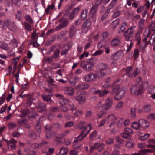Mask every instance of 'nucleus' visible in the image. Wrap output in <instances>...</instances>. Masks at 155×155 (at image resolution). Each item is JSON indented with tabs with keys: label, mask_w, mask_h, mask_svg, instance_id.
Returning <instances> with one entry per match:
<instances>
[{
	"label": "nucleus",
	"mask_w": 155,
	"mask_h": 155,
	"mask_svg": "<svg viewBox=\"0 0 155 155\" xmlns=\"http://www.w3.org/2000/svg\"><path fill=\"white\" fill-rule=\"evenodd\" d=\"M87 9H85L83 10L82 11L80 15V19L81 20H83L85 19L87 17Z\"/></svg>",
	"instance_id": "7c9ffc66"
},
{
	"label": "nucleus",
	"mask_w": 155,
	"mask_h": 155,
	"mask_svg": "<svg viewBox=\"0 0 155 155\" xmlns=\"http://www.w3.org/2000/svg\"><path fill=\"white\" fill-rule=\"evenodd\" d=\"M108 67V64L104 63H100L98 65V69L100 71H103L106 69Z\"/></svg>",
	"instance_id": "bb28decb"
},
{
	"label": "nucleus",
	"mask_w": 155,
	"mask_h": 155,
	"mask_svg": "<svg viewBox=\"0 0 155 155\" xmlns=\"http://www.w3.org/2000/svg\"><path fill=\"white\" fill-rule=\"evenodd\" d=\"M75 98L80 104H84L85 102V97L81 92L78 91L77 93Z\"/></svg>",
	"instance_id": "9b49d317"
},
{
	"label": "nucleus",
	"mask_w": 155,
	"mask_h": 155,
	"mask_svg": "<svg viewBox=\"0 0 155 155\" xmlns=\"http://www.w3.org/2000/svg\"><path fill=\"white\" fill-rule=\"evenodd\" d=\"M90 19L86 20L83 24V27L85 28L88 29L90 26L91 25V22H95V21H93V17H91L89 16V14L88 15Z\"/></svg>",
	"instance_id": "2eb2a0df"
},
{
	"label": "nucleus",
	"mask_w": 155,
	"mask_h": 155,
	"mask_svg": "<svg viewBox=\"0 0 155 155\" xmlns=\"http://www.w3.org/2000/svg\"><path fill=\"white\" fill-rule=\"evenodd\" d=\"M89 54V53L88 52H84L80 56L79 58L80 60L84 58V56H85V57H87L88 56Z\"/></svg>",
	"instance_id": "0e129e2a"
},
{
	"label": "nucleus",
	"mask_w": 155,
	"mask_h": 155,
	"mask_svg": "<svg viewBox=\"0 0 155 155\" xmlns=\"http://www.w3.org/2000/svg\"><path fill=\"white\" fill-rule=\"evenodd\" d=\"M131 127L134 129L139 130L140 129V125L139 122L138 123L136 122H133L132 124Z\"/></svg>",
	"instance_id": "58836bf2"
},
{
	"label": "nucleus",
	"mask_w": 155,
	"mask_h": 155,
	"mask_svg": "<svg viewBox=\"0 0 155 155\" xmlns=\"http://www.w3.org/2000/svg\"><path fill=\"white\" fill-rule=\"evenodd\" d=\"M124 131L128 134H129L130 136V135L132 134L133 132L131 129L129 128H125L124 129Z\"/></svg>",
	"instance_id": "3c124183"
},
{
	"label": "nucleus",
	"mask_w": 155,
	"mask_h": 155,
	"mask_svg": "<svg viewBox=\"0 0 155 155\" xmlns=\"http://www.w3.org/2000/svg\"><path fill=\"white\" fill-rule=\"evenodd\" d=\"M140 152H142L145 155L146 152L152 153L154 152V150L150 149H144L141 150Z\"/></svg>",
	"instance_id": "603ef678"
},
{
	"label": "nucleus",
	"mask_w": 155,
	"mask_h": 155,
	"mask_svg": "<svg viewBox=\"0 0 155 155\" xmlns=\"http://www.w3.org/2000/svg\"><path fill=\"white\" fill-rule=\"evenodd\" d=\"M127 26V24L125 22L123 23L121 25L118 29V32L120 33L124 31L125 28Z\"/></svg>",
	"instance_id": "72a5a7b5"
},
{
	"label": "nucleus",
	"mask_w": 155,
	"mask_h": 155,
	"mask_svg": "<svg viewBox=\"0 0 155 155\" xmlns=\"http://www.w3.org/2000/svg\"><path fill=\"white\" fill-rule=\"evenodd\" d=\"M149 86L148 83L147 82H144L139 88L137 84L132 85L130 90L133 94L135 95H141L144 90L147 88Z\"/></svg>",
	"instance_id": "f03ea898"
},
{
	"label": "nucleus",
	"mask_w": 155,
	"mask_h": 155,
	"mask_svg": "<svg viewBox=\"0 0 155 155\" xmlns=\"http://www.w3.org/2000/svg\"><path fill=\"white\" fill-rule=\"evenodd\" d=\"M41 118H40L36 122L35 124V129L37 132L40 133L41 132V124L40 119Z\"/></svg>",
	"instance_id": "aec40b11"
},
{
	"label": "nucleus",
	"mask_w": 155,
	"mask_h": 155,
	"mask_svg": "<svg viewBox=\"0 0 155 155\" xmlns=\"http://www.w3.org/2000/svg\"><path fill=\"white\" fill-rule=\"evenodd\" d=\"M77 30V28L75 25H73L71 27L69 31V36L70 38L73 37Z\"/></svg>",
	"instance_id": "a211bd4d"
},
{
	"label": "nucleus",
	"mask_w": 155,
	"mask_h": 155,
	"mask_svg": "<svg viewBox=\"0 0 155 155\" xmlns=\"http://www.w3.org/2000/svg\"><path fill=\"white\" fill-rule=\"evenodd\" d=\"M31 25V24H30L27 22H24L23 24L25 28L28 31H31L32 29Z\"/></svg>",
	"instance_id": "2f4dec72"
},
{
	"label": "nucleus",
	"mask_w": 155,
	"mask_h": 155,
	"mask_svg": "<svg viewBox=\"0 0 155 155\" xmlns=\"http://www.w3.org/2000/svg\"><path fill=\"white\" fill-rule=\"evenodd\" d=\"M74 124V122L72 121H69L65 123L64 127H71Z\"/></svg>",
	"instance_id": "bf43d9fd"
},
{
	"label": "nucleus",
	"mask_w": 155,
	"mask_h": 155,
	"mask_svg": "<svg viewBox=\"0 0 155 155\" xmlns=\"http://www.w3.org/2000/svg\"><path fill=\"white\" fill-rule=\"evenodd\" d=\"M148 119L150 120H152L155 119V114L151 113L147 116Z\"/></svg>",
	"instance_id": "6e6d98bb"
},
{
	"label": "nucleus",
	"mask_w": 155,
	"mask_h": 155,
	"mask_svg": "<svg viewBox=\"0 0 155 155\" xmlns=\"http://www.w3.org/2000/svg\"><path fill=\"white\" fill-rule=\"evenodd\" d=\"M34 100V98L31 97H30L28 98L27 102V105L28 107H29L33 103V101Z\"/></svg>",
	"instance_id": "de8ad7c7"
},
{
	"label": "nucleus",
	"mask_w": 155,
	"mask_h": 155,
	"mask_svg": "<svg viewBox=\"0 0 155 155\" xmlns=\"http://www.w3.org/2000/svg\"><path fill=\"white\" fill-rule=\"evenodd\" d=\"M107 119H108L109 120L113 121L116 119L115 115L114 114H111L108 116Z\"/></svg>",
	"instance_id": "680f3d73"
},
{
	"label": "nucleus",
	"mask_w": 155,
	"mask_h": 155,
	"mask_svg": "<svg viewBox=\"0 0 155 155\" xmlns=\"http://www.w3.org/2000/svg\"><path fill=\"white\" fill-rule=\"evenodd\" d=\"M120 42L119 39H112L111 41V44L112 46H115L119 45Z\"/></svg>",
	"instance_id": "4c0bfd02"
},
{
	"label": "nucleus",
	"mask_w": 155,
	"mask_h": 155,
	"mask_svg": "<svg viewBox=\"0 0 155 155\" xmlns=\"http://www.w3.org/2000/svg\"><path fill=\"white\" fill-rule=\"evenodd\" d=\"M110 0H96L95 5L92 6L89 11V16L93 17V21L96 20V13L97 11V6L101 3L104 4H107Z\"/></svg>",
	"instance_id": "7ed1b4c3"
},
{
	"label": "nucleus",
	"mask_w": 155,
	"mask_h": 155,
	"mask_svg": "<svg viewBox=\"0 0 155 155\" xmlns=\"http://www.w3.org/2000/svg\"><path fill=\"white\" fill-rule=\"evenodd\" d=\"M118 52L119 51H117V52L115 53L114 54L112 55L111 58L113 60H117L119 58L117 54L118 53Z\"/></svg>",
	"instance_id": "338daca9"
},
{
	"label": "nucleus",
	"mask_w": 155,
	"mask_h": 155,
	"mask_svg": "<svg viewBox=\"0 0 155 155\" xmlns=\"http://www.w3.org/2000/svg\"><path fill=\"white\" fill-rule=\"evenodd\" d=\"M139 122L140 126L144 129L148 127L150 125L149 123L144 120H140Z\"/></svg>",
	"instance_id": "f3484780"
},
{
	"label": "nucleus",
	"mask_w": 155,
	"mask_h": 155,
	"mask_svg": "<svg viewBox=\"0 0 155 155\" xmlns=\"http://www.w3.org/2000/svg\"><path fill=\"white\" fill-rule=\"evenodd\" d=\"M106 114V113L104 111H101L98 113V118H100L104 116Z\"/></svg>",
	"instance_id": "052dcab7"
},
{
	"label": "nucleus",
	"mask_w": 155,
	"mask_h": 155,
	"mask_svg": "<svg viewBox=\"0 0 155 155\" xmlns=\"http://www.w3.org/2000/svg\"><path fill=\"white\" fill-rule=\"evenodd\" d=\"M139 55V51L138 49H136L135 50L134 54V56L135 58V59L136 60L138 57V56Z\"/></svg>",
	"instance_id": "69168bd1"
},
{
	"label": "nucleus",
	"mask_w": 155,
	"mask_h": 155,
	"mask_svg": "<svg viewBox=\"0 0 155 155\" xmlns=\"http://www.w3.org/2000/svg\"><path fill=\"white\" fill-rule=\"evenodd\" d=\"M141 39H139L138 41V43L139 45L141 46L143 48H145L147 45L148 44L149 41H147V39H142L141 41Z\"/></svg>",
	"instance_id": "4be33fe9"
},
{
	"label": "nucleus",
	"mask_w": 155,
	"mask_h": 155,
	"mask_svg": "<svg viewBox=\"0 0 155 155\" xmlns=\"http://www.w3.org/2000/svg\"><path fill=\"white\" fill-rule=\"evenodd\" d=\"M135 28V26L130 27L125 32L124 34V36L126 38H130L134 33Z\"/></svg>",
	"instance_id": "ddd939ff"
},
{
	"label": "nucleus",
	"mask_w": 155,
	"mask_h": 155,
	"mask_svg": "<svg viewBox=\"0 0 155 155\" xmlns=\"http://www.w3.org/2000/svg\"><path fill=\"white\" fill-rule=\"evenodd\" d=\"M115 5V4L114 3V4H112V2H111V3L107 7V8L105 11V13L107 14L110 12V10L113 8V7Z\"/></svg>",
	"instance_id": "a18cd8bd"
},
{
	"label": "nucleus",
	"mask_w": 155,
	"mask_h": 155,
	"mask_svg": "<svg viewBox=\"0 0 155 155\" xmlns=\"http://www.w3.org/2000/svg\"><path fill=\"white\" fill-rule=\"evenodd\" d=\"M119 20L118 19L114 21L112 23V25L113 26V27L115 28L118 24H119Z\"/></svg>",
	"instance_id": "864d4df0"
},
{
	"label": "nucleus",
	"mask_w": 155,
	"mask_h": 155,
	"mask_svg": "<svg viewBox=\"0 0 155 155\" xmlns=\"http://www.w3.org/2000/svg\"><path fill=\"white\" fill-rule=\"evenodd\" d=\"M108 35V33L106 32H103L102 33H98L96 35H94V34H92L91 35V38L92 37L94 39H98V38H103V39H105L107 38Z\"/></svg>",
	"instance_id": "f8f14e48"
},
{
	"label": "nucleus",
	"mask_w": 155,
	"mask_h": 155,
	"mask_svg": "<svg viewBox=\"0 0 155 155\" xmlns=\"http://www.w3.org/2000/svg\"><path fill=\"white\" fill-rule=\"evenodd\" d=\"M30 112V110L27 109H25L22 110L21 112L22 115H19L21 117H25Z\"/></svg>",
	"instance_id": "f704fd0d"
},
{
	"label": "nucleus",
	"mask_w": 155,
	"mask_h": 155,
	"mask_svg": "<svg viewBox=\"0 0 155 155\" xmlns=\"http://www.w3.org/2000/svg\"><path fill=\"white\" fill-rule=\"evenodd\" d=\"M121 80L120 79L115 81L112 85L113 89L111 93L113 95L115 100H119L121 99L124 96L125 93L124 90H120Z\"/></svg>",
	"instance_id": "f257e3e1"
},
{
	"label": "nucleus",
	"mask_w": 155,
	"mask_h": 155,
	"mask_svg": "<svg viewBox=\"0 0 155 155\" xmlns=\"http://www.w3.org/2000/svg\"><path fill=\"white\" fill-rule=\"evenodd\" d=\"M64 93L68 95H72L74 93L73 89L71 87H67L64 88Z\"/></svg>",
	"instance_id": "5701e85b"
},
{
	"label": "nucleus",
	"mask_w": 155,
	"mask_h": 155,
	"mask_svg": "<svg viewBox=\"0 0 155 155\" xmlns=\"http://www.w3.org/2000/svg\"><path fill=\"white\" fill-rule=\"evenodd\" d=\"M79 140V139H78L76 137L74 138V143L73 144V147L74 148L77 149L79 148L80 146V144H79L78 142L81 141Z\"/></svg>",
	"instance_id": "cd10ccee"
},
{
	"label": "nucleus",
	"mask_w": 155,
	"mask_h": 155,
	"mask_svg": "<svg viewBox=\"0 0 155 155\" xmlns=\"http://www.w3.org/2000/svg\"><path fill=\"white\" fill-rule=\"evenodd\" d=\"M134 143L130 141L127 142L126 144V146L128 148H131L134 146Z\"/></svg>",
	"instance_id": "774afa93"
},
{
	"label": "nucleus",
	"mask_w": 155,
	"mask_h": 155,
	"mask_svg": "<svg viewBox=\"0 0 155 155\" xmlns=\"http://www.w3.org/2000/svg\"><path fill=\"white\" fill-rule=\"evenodd\" d=\"M59 22L61 23V24L55 27V29L56 30H58L66 27L68 24V21L65 20L64 17H62L59 20Z\"/></svg>",
	"instance_id": "9d476101"
},
{
	"label": "nucleus",
	"mask_w": 155,
	"mask_h": 155,
	"mask_svg": "<svg viewBox=\"0 0 155 155\" xmlns=\"http://www.w3.org/2000/svg\"><path fill=\"white\" fill-rule=\"evenodd\" d=\"M121 135L122 137L125 139L128 138L130 137V136L129 135V134H128L125 132H123L122 133H121Z\"/></svg>",
	"instance_id": "e2e57ef3"
},
{
	"label": "nucleus",
	"mask_w": 155,
	"mask_h": 155,
	"mask_svg": "<svg viewBox=\"0 0 155 155\" xmlns=\"http://www.w3.org/2000/svg\"><path fill=\"white\" fill-rule=\"evenodd\" d=\"M89 85L87 84H81L79 85L78 87L80 89H85L88 88Z\"/></svg>",
	"instance_id": "49530a36"
},
{
	"label": "nucleus",
	"mask_w": 155,
	"mask_h": 155,
	"mask_svg": "<svg viewBox=\"0 0 155 155\" xmlns=\"http://www.w3.org/2000/svg\"><path fill=\"white\" fill-rule=\"evenodd\" d=\"M68 133L69 131L66 130L63 133L57 134L56 133L55 138L57 139H61L63 138Z\"/></svg>",
	"instance_id": "c756f323"
},
{
	"label": "nucleus",
	"mask_w": 155,
	"mask_h": 155,
	"mask_svg": "<svg viewBox=\"0 0 155 155\" xmlns=\"http://www.w3.org/2000/svg\"><path fill=\"white\" fill-rule=\"evenodd\" d=\"M132 66L127 67L125 69V74L129 77L131 78L134 73V71H132Z\"/></svg>",
	"instance_id": "6ab92c4d"
},
{
	"label": "nucleus",
	"mask_w": 155,
	"mask_h": 155,
	"mask_svg": "<svg viewBox=\"0 0 155 155\" xmlns=\"http://www.w3.org/2000/svg\"><path fill=\"white\" fill-rule=\"evenodd\" d=\"M155 31V20H153L151 24L148 26V28L145 30L147 37L149 38L151 34V31Z\"/></svg>",
	"instance_id": "1a4fd4ad"
},
{
	"label": "nucleus",
	"mask_w": 155,
	"mask_h": 155,
	"mask_svg": "<svg viewBox=\"0 0 155 155\" xmlns=\"http://www.w3.org/2000/svg\"><path fill=\"white\" fill-rule=\"evenodd\" d=\"M26 22L29 23L30 24H33L34 23L33 19L30 15L28 14L25 15L24 16Z\"/></svg>",
	"instance_id": "b1692460"
},
{
	"label": "nucleus",
	"mask_w": 155,
	"mask_h": 155,
	"mask_svg": "<svg viewBox=\"0 0 155 155\" xmlns=\"http://www.w3.org/2000/svg\"><path fill=\"white\" fill-rule=\"evenodd\" d=\"M60 108L64 112H67L68 111V108L66 106L65 104H62L60 107Z\"/></svg>",
	"instance_id": "8fccbe9b"
},
{
	"label": "nucleus",
	"mask_w": 155,
	"mask_h": 155,
	"mask_svg": "<svg viewBox=\"0 0 155 155\" xmlns=\"http://www.w3.org/2000/svg\"><path fill=\"white\" fill-rule=\"evenodd\" d=\"M112 100V98L110 97L106 100L105 104L102 106L105 110H107L111 107L113 104Z\"/></svg>",
	"instance_id": "4468645a"
},
{
	"label": "nucleus",
	"mask_w": 155,
	"mask_h": 155,
	"mask_svg": "<svg viewBox=\"0 0 155 155\" xmlns=\"http://www.w3.org/2000/svg\"><path fill=\"white\" fill-rule=\"evenodd\" d=\"M53 95V94H49L48 95H41V97L44 101H46L48 103L51 104L53 101L51 97Z\"/></svg>",
	"instance_id": "dca6fc26"
},
{
	"label": "nucleus",
	"mask_w": 155,
	"mask_h": 155,
	"mask_svg": "<svg viewBox=\"0 0 155 155\" xmlns=\"http://www.w3.org/2000/svg\"><path fill=\"white\" fill-rule=\"evenodd\" d=\"M35 107L37 111L39 113H45L47 110L46 104L41 102L38 101L35 104Z\"/></svg>",
	"instance_id": "0eeeda50"
},
{
	"label": "nucleus",
	"mask_w": 155,
	"mask_h": 155,
	"mask_svg": "<svg viewBox=\"0 0 155 155\" xmlns=\"http://www.w3.org/2000/svg\"><path fill=\"white\" fill-rule=\"evenodd\" d=\"M142 32V30H139L135 35V39H141V36L143 35Z\"/></svg>",
	"instance_id": "79ce46f5"
},
{
	"label": "nucleus",
	"mask_w": 155,
	"mask_h": 155,
	"mask_svg": "<svg viewBox=\"0 0 155 155\" xmlns=\"http://www.w3.org/2000/svg\"><path fill=\"white\" fill-rule=\"evenodd\" d=\"M80 10V8L78 7L75 8L70 14V19L71 20L74 17L75 15L77 14L78 12Z\"/></svg>",
	"instance_id": "412c9836"
},
{
	"label": "nucleus",
	"mask_w": 155,
	"mask_h": 155,
	"mask_svg": "<svg viewBox=\"0 0 155 155\" xmlns=\"http://www.w3.org/2000/svg\"><path fill=\"white\" fill-rule=\"evenodd\" d=\"M86 124L85 122H81L78 124L76 126L77 128L79 129L80 130L82 129L86 126Z\"/></svg>",
	"instance_id": "c9c22d12"
},
{
	"label": "nucleus",
	"mask_w": 155,
	"mask_h": 155,
	"mask_svg": "<svg viewBox=\"0 0 155 155\" xmlns=\"http://www.w3.org/2000/svg\"><path fill=\"white\" fill-rule=\"evenodd\" d=\"M68 148L62 147L60 149L59 153H61L62 155H66L68 153Z\"/></svg>",
	"instance_id": "ea45409f"
},
{
	"label": "nucleus",
	"mask_w": 155,
	"mask_h": 155,
	"mask_svg": "<svg viewBox=\"0 0 155 155\" xmlns=\"http://www.w3.org/2000/svg\"><path fill=\"white\" fill-rule=\"evenodd\" d=\"M87 128V127H86L82 131L80 135L77 137H76L78 139H79V140L81 141L86 136V134L84 133L86 132Z\"/></svg>",
	"instance_id": "c85d7f7f"
},
{
	"label": "nucleus",
	"mask_w": 155,
	"mask_h": 155,
	"mask_svg": "<svg viewBox=\"0 0 155 155\" xmlns=\"http://www.w3.org/2000/svg\"><path fill=\"white\" fill-rule=\"evenodd\" d=\"M4 26L8 27L11 31L15 32L17 30V26L13 21L8 18L6 19L4 22Z\"/></svg>",
	"instance_id": "39448f33"
},
{
	"label": "nucleus",
	"mask_w": 155,
	"mask_h": 155,
	"mask_svg": "<svg viewBox=\"0 0 155 155\" xmlns=\"http://www.w3.org/2000/svg\"><path fill=\"white\" fill-rule=\"evenodd\" d=\"M28 137L35 140L37 138V135L35 132L32 130L29 129L28 131Z\"/></svg>",
	"instance_id": "a878e982"
},
{
	"label": "nucleus",
	"mask_w": 155,
	"mask_h": 155,
	"mask_svg": "<svg viewBox=\"0 0 155 155\" xmlns=\"http://www.w3.org/2000/svg\"><path fill=\"white\" fill-rule=\"evenodd\" d=\"M97 134V133L96 130L93 131L91 134L89 138L92 140H93L94 138L96 137Z\"/></svg>",
	"instance_id": "09e8293b"
},
{
	"label": "nucleus",
	"mask_w": 155,
	"mask_h": 155,
	"mask_svg": "<svg viewBox=\"0 0 155 155\" xmlns=\"http://www.w3.org/2000/svg\"><path fill=\"white\" fill-rule=\"evenodd\" d=\"M151 110V106L150 105H146L143 107V110L146 112H149Z\"/></svg>",
	"instance_id": "c03bdc74"
},
{
	"label": "nucleus",
	"mask_w": 155,
	"mask_h": 155,
	"mask_svg": "<svg viewBox=\"0 0 155 155\" xmlns=\"http://www.w3.org/2000/svg\"><path fill=\"white\" fill-rule=\"evenodd\" d=\"M39 116V114L36 112H35L34 114L31 115H28V117L29 120L32 121L34 119H36L37 117Z\"/></svg>",
	"instance_id": "473e14b6"
},
{
	"label": "nucleus",
	"mask_w": 155,
	"mask_h": 155,
	"mask_svg": "<svg viewBox=\"0 0 155 155\" xmlns=\"http://www.w3.org/2000/svg\"><path fill=\"white\" fill-rule=\"evenodd\" d=\"M45 131H46V137L47 139H50L54 137H55L56 133L52 131V127L51 126L47 125L45 127Z\"/></svg>",
	"instance_id": "423d86ee"
},
{
	"label": "nucleus",
	"mask_w": 155,
	"mask_h": 155,
	"mask_svg": "<svg viewBox=\"0 0 155 155\" xmlns=\"http://www.w3.org/2000/svg\"><path fill=\"white\" fill-rule=\"evenodd\" d=\"M97 78H100L97 74L90 73L84 76V79L87 82L92 81L95 80Z\"/></svg>",
	"instance_id": "6e6552de"
},
{
	"label": "nucleus",
	"mask_w": 155,
	"mask_h": 155,
	"mask_svg": "<svg viewBox=\"0 0 155 155\" xmlns=\"http://www.w3.org/2000/svg\"><path fill=\"white\" fill-rule=\"evenodd\" d=\"M150 136L148 134H145L144 136L140 137V139L142 140H144L148 138Z\"/></svg>",
	"instance_id": "5fc2aeb1"
},
{
	"label": "nucleus",
	"mask_w": 155,
	"mask_h": 155,
	"mask_svg": "<svg viewBox=\"0 0 155 155\" xmlns=\"http://www.w3.org/2000/svg\"><path fill=\"white\" fill-rule=\"evenodd\" d=\"M95 60L94 58H93L87 61H83L81 63V67L86 71H91L94 69Z\"/></svg>",
	"instance_id": "20e7f679"
},
{
	"label": "nucleus",
	"mask_w": 155,
	"mask_h": 155,
	"mask_svg": "<svg viewBox=\"0 0 155 155\" xmlns=\"http://www.w3.org/2000/svg\"><path fill=\"white\" fill-rule=\"evenodd\" d=\"M110 92V91L107 90H101V94L100 96V97H103L104 96Z\"/></svg>",
	"instance_id": "4d7b16f0"
},
{
	"label": "nucleus",
	"mask_w": 155,
	"mask_h": 155,
	"mask_svg": "<svg viewBox=\"0 0 155 155\" xmlns=\"http://www.w3.org/2000/svg\"><path fill=\"white\" fill-rule=\"evenodd\" d=\"M60 52V49H57L55 51L54 53L52 56V58H56L59 55Z\"/></svg>",
	"instance_id": "37998d69"
},
{
	"label": "nucleus",
	"mask_w": 155,
	"mask_h": 155,
	"mask_svg": "<svg viewBox=\"0 0 155 155\" xmlns=\"http://www.w3.org/2000/svg\"><path fill=\"white\" fill-rule=\"evenodd\" d=\"M22 12L21 10L18 11L17 13L15 15V18L18 21L22 22L23 18L22 15Z\"/></svg>",
	"instance_id": "393cba45"
},
{
	"label": "nucleus",
	"mask_w": 155,
	"mask_h": 155,
	"mask_svg": "<svg viewBox=\"0 0 155 155\" xmlns=\"http://www.w3.org/2000/svg\"><path fill=\"white\" fill-rule=\"evenodd\" d=\"M144 20L143 18L141 19L138 23V27L139 30H142L144 26Z\"/></svg>",
	"instance_id": "a19ab883"
},
{
	"label": "nucleus",
	"mask_w": 155,
	"mask_h": 155,
	"mask_svg": "<svg viewBox=\"0 0 155 155\" xmlns=\"http://www.w3.org/2000/svg\"><path fill=\"white\" fill-rule=\"evenodd\" d=\"M0 48L6 50H8V45L2 41H0Z\"/></svg>",
	"instance_id": "e433bc0d"
},
{
	"label": "nucleus",
	"mask_w": 155,
	"mask_h": 155,
	"mask_svg": "<svg viewBox=\"0 0 155 155\" xmlns=\"http://www.w3.org/2000/svg\"><path fill=\"white\" fill-rule=\"evenodd\" d=\"M136 111V109L135 108H132L131 110L130 114L131 116L134 118H135L136 117L135 112Z\"/></svg>",
	"instance_id": "13d9d810"
}]
</instances>
